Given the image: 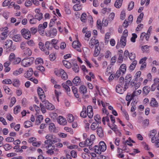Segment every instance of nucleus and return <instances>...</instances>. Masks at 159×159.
<instances>
[{
	"label": "nucleus",
	"mask_w": 159,
	"mask_h": 159,
	"mask_svg": "<svg viewBox=\"0 0 159 159\" xmlns=\"http://www.w3.org/2000/svg\"><path fill=\"white\" fill-rule=\"evenodd\" d=\"M123 0H116L114 4V6L116 8H119L121 6Z\"/></svg>",
	"instance_id": "obj_21"
},
{
	"label": "nucleus",
	"mask_w": 159,
	"mask_h": 159,
	"mask_svg": "<svg viewBox=\"0 0 159 159\" xmlns=\"http://www.w3.org/2000/svg\"><path fill=\"white\" fill-rule=\"evenodd\" d=\"M33 73V71L32 68H30L26 73L24 74V76L26 78H29L31 77Z\"/></svg>",
	"instance_id": "obj_15"
},
{
	"label": "nucleus",
	"mask_w": 159,
	"mask_h": 159,
	"mask_svg": "<svg viewBox=\"0 0 159 159\" xmlns=\"http://www.w3.org/2000/svg\"><path fill=\"white\" fill-rule=\"evenodd\" d=\"M137 61L134 60L129 67V69L131 71L133 70L135 68L137 64Z\"/></svg>",
	"instance_id": "obj_28"
},
{
	"label": "nucleus",
	"mask_w": 159,
	"mask_h": 159,
	"mask_svg": "<svg viewBox=\"0 0 159 159\" xmlns=\"http://www.w3.org/2000/svg\"><path fill=\"white\" fill-rule=\"evenodd\" d=\"M35 62L36 64H41L43 63V59L41 58H38L36 59Z\"/></svg>",
	"instance_id": "obj_44"
},
{
	"label": "nucleus",
	"mask_w": 159,
	"mask_h": 159,
	"mask_svg": "<svg viewBox=\"0 0 159 159\" xmlns=\"http://www.w3.org/2000/svg\"><path fill=\"white\" fill-rule=\"evenodd\" d=\"M72 92L74 94L75 96L77 98H78L79 97V95L78 93V89L74 86L72 87Z\"/></svg>",
	"instance_id": "obj_24"
},
{
	"label": "nucleus",
	"mask_w": 159,
	"mask_h": 159,
	"mask_svg": "<svg viewBox=\"0 0 159 159\" xmlns=\"http://www.w3.org/2000/svg\"><path fill=\"white\" fill-rule=\"evenodd\" d=\"M120 42L122 45L125 46L126 45V37H124V36H122L121 38Z\"/></svg>",
	"instance_id": "obj_34"
},
{
	"label": "nucleus",
	"mask_w": 159,
	"mask_h": 159,
	"mask_svg": "<svg viewBox=\"0 0 159 159\" xmlns=\"http://www.w3.org/2000/svg\"><path fill=\"white\" fill-rule=\"evenodd\" d=\"M143 16V13H141L138 16L136 21V23L137 24L141 22V20H142Z\"/></svg>",
	"instance_id": "obj_40"
},
{
	"label": "nucleus",
	"mask_w": 159,
	"mask_h": 159,
	"mask_svg": "<svg viewBox=\"0 0 159 159\" xmlns=\"http://www.w3.org/2000/svg\"><path fill=\"white\" fill-rule=\"evenodd\" d=\"M12 39L13 41L15 42H19L21 39V36L20 34L16 35L13 37Z\"/></svg>",
	"instance_id": "obj_27"
},
{
	"label": "nucleus",
	"mask_w": 159,
	"mask_h": 159,
	"mask_svg": "<svg viewBox=\"0 0 159 159\" xmlns=\"http://www.w3.org/2000/svg\"><path fill=\"white\" fill-rule=\"evenodd\" d=\"M98 124L97 123L93 122L91 126V129L93 130L96 129V127H98Z\"/></svg>",
	"instance_id": "obj_59"
},
{
	"label": "nucleus",
	"mask_w": 159,
	"mask_h": 159,
	"mask_svg": "<svg viewBox=\"0 0 159 159\" xmlns=\"http://www.w3.org/2000/svg\"><path fill=\"white\" fill-rule=\"evenodd\" d=\"M55 94L56 96V98L55 97L53 98L54 100L55 101L56 99L58 102H59V95L60 94H61V93L60 92H58L57 90H55Z\"/></svg>",
	"instance_id": "obj_38"
},
{
	"label": "nucleus",
	"mask_w": 159,
	"mask_h": 159,
	"mask_svg": "<svg viewBox=\"0 0 159 159\" xmlns=\"http://www.w3.org/2000/svg\"><path fill=\"white\" fill-rule=\"evenodd\" d=\"M87 114L89 118L93 117V116L92 107L91 106H88L87 107Z\"/></svg>",
	"instance_id": "obj_9"
},
{
	"label": "nucleus",
	"mask_w": 159,
	"mask_h": 159,
	"mask_svg": "<svg viewBox=\"0 0 159 159\" xmlns=\"http://www.w3.org/2000/svg\"><path fill=\"white\" fill-rule=\"evenodd\" d=\"M12 44V41L10 40H7L5 42V44L4 46V47L6 49H8L11 47Z\"/></svg>",
	"instance_id": "obj_23"
},
{
	"label": "nucleus",
	"mask_w": 159,
	"mask_h": 159,
	"mask_svg": "<svg viewBox=\"0 0 159 159\" xmlns=\"http://www.w3.org/2000/svg\"><path fill=\"white\" fill-rule=\"evenodd\" d=\"M97 132L98 136L100 138L103 137L104 134L103 130L102 127L100 126L98 127L97 130Z\"/></svg>",
	"instance_id": "obj_14"
},
{
	"label": "nucleus",
	"mask_w": 159,
	"mask_h": 159,
	"mask_svg": "<svg viewBox=\"0 0 159 159\" xmlns=\"http://www.w3.org/2000/svg\"><path fill=\"white\" fill-rule=\"evenodd\" d=\"M34 58L33 57L25 58L22 61V65L24 67H28L33 63Z\"/></svg>",
	"instance_id": "obj_2"
},
{
	"label": "nucleus",
	"mask_w": 159,
	"mask_h": 159,
	"mask_svg": "<svg viewBox=\"0 0 159 159\" xmlns=\"http://www.w3.org/2000/svg\"><path fill=\"white\" fill-rule=\"evenodd\" d=\"M67 120L68 122L71 123L73 122L74 120V118L72 114H69L68 115L67 117Z\"/></svg>",
	"instance_id": "obj_36"
},
{
	"label": "nucleus",
	"mask_w": 159,
	"mask_h": 159,
	"mask_svg": "<svg viewBox=\"0 0 159 159\" xmlns=\"http://www.w3.org/2000/svg\"><path fill=\"white\" fill-rule=\"evenodd\" d=\"M86 14L85 13H83L81 15L80 20L81 21L83 22H86Z\"/></svg>",
	"instance_id": "obj_41"
},
{
	"label": "nucleus",
	"mask_w": 159,
	"mask_h": 159,
	"mask_svg": "<svg viewBox=\"0 0 159 159\" xmlns=\"http://www.w3.org/2000/svg\"><path fill=\"white\" fill-rule=\"evenodd\" d=\"M135 54L133 52L129 53V57L130 60H134L135 58Z\"/></svg>",
	"instance_id": "obj_55"
},
{
	"label": "nucleus",
	"mask_w": 159,
	"mask_h": 159,
	"mask_svg": "<svg viewBox=\"0 0 159 159\" xmlns=\"http://www.w3.org/2000/svg\"><path fill=\"white\" fill-rule=\"evenodd\" d=\"M4 148L6 151H7L10 149L12 148V147L9 144H6L3 146Z\"/></svg>",
	"instance_id": "obj_52"
},
{
	"label": "nucleus",
	"mask_w": 159,
	"mask_h": 159,
	"mask_svg": "<svg viewBox=\"0 0 159 159\" xmlns=\"http://www.w3.org/2000/svg\"><path fill=\"white\" fill-rule=\"evenodd\" d=\"M79 91L82 94H84L87 93V89L85 86L81 85L79 88Z\"/></svg>",
	"instance_id": "obj_22"
},
{
	"label": "nucleus",
	"mask_w": 159,
	"mask_h": 159,
	"mask_svg": "<svg viewBox=\"0 0 159 159\" xmlns=\"http://www.w3.org/2000/svg\"><path fill=\"white\" fill-rule=\"evenodd\" d=\"M134 6V2L133 1H131L129 4L128 9L129 11H130L132 9Z\"/></svg>",
	"instance_id": "obj_45"
},
{
	"label": "nucleus",
	"mask_w": 159,
	"mask_h": 159,
	"mask_svg": "<svg viewBox=\"0 0 159 159\" xmlns=\"http://www.w3.org/2000/svg\"><path fill=\"white\" fill-rule=\"evenodd\" d=\"M43 116L41 115H39L36 121V124L38 125L41 123V122L43 120Z\"/></svg>",
	"instance_id": "obj_31"
},
{
	"label": "nucleus",
	"mask_w": 159,
	"mask_h": 159,
	"mask_svg": "<svg viewBox=\"0 0 159 159\" xmlns=\"http://www.w3.org/2000/svg\"><path fill=\"white\" fill-rule=\"evenodd\" d=\"M126 69V66L125 64H122L120 66V70L121 71L122 73V75H123L125 73Z\"/></svg>",
	"instance_id": "obj_26"
},
{
	"label": "nucleus",
	"mask_w": 159,
	"mask_h": 159,
	"mask_svg": "<svg viewBox=\"0 0 159 159\" xmlns=\"http://www.w3.org/2000/svg\"><path fill=\"white\" fill-rule=\"evenodd\" d=\"M13 85L16 87H18L20 85V81L17 79H15L13 81Z\"/></svg>",
	"instance_id": "obj_32"
},
{
	"label": "nucleus",
	"mask_w": 159,
	"mask_h": 159,
	"mask_svg": "<svg viewBox=\"0 0 159 159\" xmlns=\"http://www.w3.org/2000/svg\"><path fill=\"white\" fill-rule=\"evenodd\" d=\"M94 119L98 123H101V117L99 115H96L94 117Z\"/></svg>",
	"instance_id": "obj_43"
},
{
	"label": "nucleus",
	"mask_w": 159,
	"mask_h": 159,
	"mask_svg": "<svg viewBox=\"0 0 159 159\" xmlns=\"http://www.w3.org/2000/svg\"><path fill=\"white\" fill-rule=\"evenodd\" d=\"M73 9L75 11H78L81 9V7L79 4H76L73 7Z\"/></svg>",
	"instance_id": "obj_39"
},
{
	"label": "nucleus",
	"mask_w": 159,
	"mask_h": 159,
	"mask_svg": "<svg viewBox=\"0 0 159 159\" xmlns=\"http://www.w3.org/2000/svg\"><path fill=\"white\" fill-rule=\"evenodd\" d=\"M150 105L151 106L155 107H158V103L155 98H152L151 99Z\"/></svg>",
	"instance_id": "obj_16"
},
{
	"label": "nucleus",
	"mask_w": 159,
	"mask_h": 159,
	"mask_svg": "<svg viewBox=\"0 0 159 159\" xmlns=\"http://www.w3.org/2000/svg\"><path fill=\"white\" fill-rule=\"evenodd\" d=\"M49 59L50 61H54L56 58V56L54 53L50 54L49 56Z\"/></svg>",
	"instance_id": "obj_58"
},
{
	"label": "nucleus",
	"mask_w": 159,
	"mask_h": 159,
	"mask_svg": "<svg viewBox=\"0 0 159 159\" xmlns=\"http://www.w3.org/2000/svg\"><path fill=\"white\" fill-rule=\"evenodd\" d=\"M95 48L93 54V56L94 57H97L98 55L100 53V49H98V47Z\"/></svg>",
	"instance_id": "obj_42"
},
{
	"label": "nucleus",
	"mask_w": 159,
	"mask_h": 159,
	"mask_svg": "<svg viewBox=\"0 0 159 159\" xmlns=\"http://www.w3.org/2000/svg\"><path fill=\"white\" fill-rule=\"evenodd\" d=\"M38 31L37 28L36 27H33L30 28V31L31 34H34Z\"/></svg>",
	"instance_id": "obj_51"
},
{
	"label": "nucleus",
	"mask_w": 159,
	"mask_h": 159,
	"mask_svg": "<svg viewBox=\"0 0 159 159\" xmlns=\"http://www.w3.org/2000/svg\"><path fill=\"white\" fill-rule=\"evenodd\" d=\"M61 141V140L58 138H57L54 136L52 138V140H50V145H52L53 144L57 143L58 142H60Z\"/></svg>",
	"instance_id": "obj_29"
},
{
	"label": "nucleus",
	"mask_w": 159,
	"mask_h": 159,
	"mask_svg": "<svg viewBox=\"0 0 159 159\" xmlns=\"http://www.w3.org/2000/svg\"><path fill=\"white\" fill-rule=\"evenodd\" d=\"M34 18L37 20H38L40 21L43 18V14L41 13H37L34 16Z\"/></svg>",
	"instance_id": "obj_30"
},
{
	"label": "nucleus",
	"mask_w": 159,
	"mask_h": 159,
	"mask_svg": "<svg viewBox=\"0 0 159 159\" xmlns=\"http://www.w3.org/2000/svg\"><path fill=\"white\" fill-rule=\"evenodd\" d=\"M57 31L55 28H53L52 30H50L47 31L46 35L47 36L54 37L57 34Z\"/></svg>",
	"instance_id": "obj_5"
},
{
	"label": "nucleus",
	"mask_w": 159,
	"mask_h": 159,
	"mask_svg": "<svg viewBox=\"0 0 159 159\" xmlns=\"http://www.w3.org/2000/svg\"><path fill=\"white\" fill-rule=\"evenodd\" d=\"M44 104L45 106V107L47 109L49 110H52L55 109V107L54 105L50 103L47 100H45L44 101Z\"/></svg>",
	"instance_id": "obj_8"
},
{
	"label": "nucleus",
	"mask_w": 159,
	"mask_h": 159,
	"mask_svg": "<svg viewBox=\"0 0 159 159\" xmlns=\"http://www.w3.org/2000/svg\"><path fill=\"white\" fill-rule=\"evenodd\" d=\"M73 70L75 72H78L79 71V66L76 63H75L74 64V67L72 68Z\"/></svg>",
	"instance_id": "obj_48"
},
{
	"label": "nucleus",
	"mask_w": 159,
	"mask_h": 159,
	"mask_svg": "<svg viewBox=\"0 0 159 159\" xmlns=\"http://www.w3.org/2000/svg\"><path fill=\"white\" fill-rule=\"evenodd\" d=\"M21 107L19 106H17L14 108V111L15 114H16L20 112V110Z\"/></svg>",
	"instance_id": "obj_46"
},
{
	"label": "nucleus",
	"mask_w": 159,
	"mask_h": 159,
	"mask_svg": "<svg viewBox=\"0 0 159 159\" xmlns=\"http://www.w3.org/2000/svg\"><path fill=\"white\" fill-rule=\"evenodd\" d=\"M48 23L47 22H45L43 24H39L38 27V31L40 34H43L44 33V29L46 28L47 26Z\"/></svg>",
	"instance_id": "obj_4"
},
{
	"label": "nucleus",
	"mask_w": 159,
	"mask_h": 159,
	"mask_svg": "<svg viewBox=\"0 0 159 159\" xmlns=\"http://www.w3.org/2000/svg\"><path fill=\"white\" fill-rule=\"evenodd\" d=\"M63 63L64 65L67 68H69L71 67V64L70 63L66 60L63 61Z\"/></svg>",
	"instance_id": "obj_49"
},
{
	"label": "nucleus",
	"mask_w": 159,
	"mask_h": 159,
	"mask_svg": "<svg viewBox=\"0 0 159 159\" xmlns=\"http://www.w3.org/2000/svg\"><path fill=\"white\" fill-rule=\"evenodd\" d=\"M157 133V131L156 130L153 129L150 132V133L149 135L150 136H154L155 137L156 134Z\"/></svg>",
	"instance_id": "obj_64"
},
{
	"label": "nucleus",
	"mask_w": 159,
	"mask_h": 159,
	"mask_svg": "<svg viewBox=\"0 0 159 159\" xmlns=\"http://www.w3.org/2000/svg\"><path fill=\"white\" fill-rule=\"evenodd\" d=\"M123 87L116 86V92L122 94L124 92V90L122 89Z\"/></svg>",
	"instance_id": "obj_37"
},
{
	"label": "nucleus",
	"mask_w": 159,
	"mask_h": 159,
	"mask_svg": "<svg viewBox=\"0 0 159 159\" xmlns=\"http://www.w3.org/2000/svg\"><path fill=\"white\" fill-rule=\"evenodd\" d=\"M24 54L26 56H29L32 54V51L29 48L26 47L25 49L24 50Z\"/></svg>",
	"instance_id": "obj_19"
},
{
	"label": "nucleus",
	"mask_w": 159,
	"mask_h": 159,
	"mask_svg": "<svg viewBox=\"0 0 159 159\" xmlns=\"http://www.w3.org/2000/svg\"><path fill=\"white\" fill-rule=\"evenodd\" d=\"M80 116L83 118H85L87 116L86 108L85 106L83 107L82 111L80 113Z\"/></svg>",
	"instance_id": "obj_18"
},
{
	"label": "nucleus",
	"mask_w": 159,
	"mask_h": 159,
	"mask_svg": "<svg viewBox=\"0 0 159 159\" xmlns=\"http://www.w3.org/2000/svg\"><path fill=\"white\" fill-rule=\"evenodd\" d=\"M23 69L22 68H20L18 70H16L13 72V74L15 75H18L22 72Z\"/></svg>",
	"instance_id": "obj_50"
},
{
	"label": "nucleus",
	"mask_w": 159,
	"mask_h": 159,
	"mask_svg": "<svg viewBox=\"0 0 159 159\" xmlns=\"http://www.w3.org/2000/svg\"><path fill=\"white\" fill-rule=\"evenodd\" d=\"M59 74L61 78L64 80H66L68 78V75L62 69L59 70Z\"/></svg>",
	"instance_id": "obj_11"
},
{
	"label": "nucleus",
	"mask_w": 159,
	"mask_h": 159,
	"mask_svg": "<svg viewBox=\"0 0 159 159\" xmlns=\"http://www.w3.org/2000/svg\"><path fill=\"white\" fill-rule=\"evenodd\" d=\"M45 45L47 49V51H49V50H51L53 46L50 41H46L45 43Z\"/></svg>",
	"instance_id": "obj_20"
},
{
	"label": "nucleus",
	"mask_w": 159,
	"mask_h": 159,
	"mask_svg": "<svg viewBox=\"0 0 159 159\" xmlns=\"http://www.w3.org/2000/svg\"><path fill=\"white\" fill-rule=\"evenodd\" d=\"M57 20V19H52L50 20V23L49 25V27H51L53 26L55 23V21Z\"/></svg>",
	"instance_id": "obj_61"
},
{
	"label": "nucleus",
	"mask_w": 159,
	"mask_h": 159,
	"mask_svg": "<svg viewBox=\"0 0 159 159\" xmlns=\"http://www.w3.org/2000/svg\"><path fill=\"white\" fill-rule=\"evenodd\" d=\"M80 82L81 80L78 76H76L72 80V83L75 86L79 85Z\"/></svg>",
	"instance_id": "obj_13"
},
{
	"label": "nucleus",
	"mask_w": 159,
	"mask_h": 159,
	"mask_svg": "<svg viewBox=\"0 0 159 159\" xmlns=\"http://www.w3.org/2000/svg\"><path fill=\"white\" fill-rule=\"evenodd\" d=\"M55 128V125L53 123H51L49 124V128L50 131L51 132H54Z\"/></svg>",
	"instance_id": "obj_47"
},
{
	"label": "nucleus",
	"mask_w": 159,
	"mask_h": 159,
	"mask_svg": "<svg viewBox=\"0 0 159 159\" xmlns=\"http://www.w3.org/2000/svg\"><path fill=\"white\" fill-rule=\"evenodd\" d=\"M85 143L86 146H91L93 144V142H92V140L89 139L88 138L85 141Z\"/></svg>",
	"instance_id": "obj_35"
},
{
	"label": "nucleus",
	"mask_w": 159,
	"mask_h": 159,
	"mask_svg": "<svg viewBox=\"0 0 159 159\" xmlns=\"http://www.w3.org/2000/svg\"><path fill=\"white\" fill-rule=\"evenodd\" d=\"M150 90V88L148 86L144 87L143 89V93L144 95H147Z\"/></svg>",
	"instance_id": "obj_17"
},
{
	"label": "nucleus",
	"mask_w": 159,
	"mask_h": 159,
	"mask_svg": "<svg viewBox=\"0 0 159 159\" xmlns=\"http://www.w3.org/2000/svg\"><path fill=\"white\" fill-rule=\"evenodd\" d=\"M142 50L143 52H147L149 51L148 47L147 45H144L142 47Z\"/></svg>",
	"instance_id": "obj_60"
},
{
	"label": "nucleus",
	"mask_w": 159,
	"mask_h": 159,
	"mask_svg": "<svg viewBox=\"0 0 159 159\" xmlns=\"http://www.w3.org/2000/svg\"><path fill=\"white\" fill-rule=\"evenodd\" d=\"M32 18L30 20V24H33L36 23L37 22V20L33 17V16H32Z\"/></svg>",
	"instance_id": "obj_56"
},
{
	"label": "nucleus",
	"mask_w": 159,
	"mask_h": 159,
	"mask_svg": "<svg viewBox=\"0 0 159 159\" xmlns=\"http://www.w3.org/2000/svg\"><path fill=\"white\" fill-rule=\"evenodd\" d=\"M62 86L66 90V91L67 92H70V89L67 85L65 83H62Z\"/></svg>",
	"instance_id": "obj_53"
},
{
	"label": "nucleus",
	"mask_w": 159,
	"mask_h": 159,
	"mask_svg": "<svg viewBox=\"0 0 159 159\" xmlns=\"http://www.w3.org/2000/svg\"><path fill=\"white\" fill-rule=\"evenodd\" d=\"M132 76L130 74L127 75L125 79V82L127 84H129L132 79Z\"/></svg>",
	"instance_id": "obj_25"
},
{
	"label": "nucleus",
	"mask_w": 159,
	"mask_h": 159,
	"mask_svg": "<svg viewBox=\"0 0 159 159\" xmlns=\"http://www.w3.org/2000/svg\"><path fill=\"white\" fill-rule=\"evenodd\" d=\"M27 43L30 46H33L35 45V43L32 39L30 40L27 42Z\"/></svg>",
	"instance_id": "obj_62"
},
{
	"label": "nucleus",
	"mask_w": 159,
	"mask_h": 159,
	"mask_svg": "<svg viewBox=\"0 0 159 159\" xmlns=\"http://www.w3.org/2000/svg\"><path fill=\"white\" fill-rule=\"evenodd\" d=\"M94 151L97 154H100L102 152H104L106 149L107 146L104 142L101 141L99 143V145L94 147Z\"/></svg>",
	"instance_id": "obj_1"
},
{
	"label": "nucleus",
	"mask_w": 159,
	"mask_h": 159,
	"mask_svg": "<svg viewBox=\"0 0 159 159\" xmlns=\"http://www.w3.org/2000/svg\"><path fill=\"white\" fill-rule=\"evenodd\" d=\"M95 45V47H98L99 46V41L98 40H95V39H92L89 42V46L91 48H93L94 45Z\"/></svg>",
	"instance_id": "obj_6"
},
{
	"label": "nucleus",
	"mask_w": 159,
	"mask_h": 159,
	"mask_svg": "<svg viewBox=\"0 0 159 159\" xmlns=\"http://www.w3.org/2000/svg\"><path fill=\"white\" fill-rule=\"evenodd\" d=\"M39 48L42 51H43L45 52V53L46 55H48L49 52L48 51H47L45 49V46H44V44L42 42H39Z\"/></svg>",
	"instance_id": "obj_10"
},
{
	"label": "nucleus",
	"mask_w": 159,
	"mask_h": 159,
	"mask_svg": "<svg viewBox=\"0 0 159 159\" xmlns=\"http://www.w3.org/2000/svg\"><path fill=\"white\" fill-rule=\"evenodd\" d=\"M72 46L73 48L76 49L78 52H81V50L80 48L81 45L78 41H74L72 43Z\"/></svg>",
	"instance_id": "obj_7"
},
{
	"label": "nucleus",
	"mask_w": 159,
	"mask_h": 159,
	"mask_svg": "<svg viewBox=\"0 0 159 159\" xmlns=\"http://www.w3.org/2000/svg\"><path fill=\"white\" fill-rule=\"evenodd\" d=\"M19 148V146H15L13 148L14 149H16L15 151L16 152H23V150L21 148Z\"/></svg>",
	"instance_id": "obj_57"
},
{
	"label": "nucleus",
	"mask_w": 159,
	"mask_h": 159,
	"mask_svg": "<svg viewBox=\"0 0 159 159\" xmlns=\"http://www.w3.org/2000/svg\"><path fill=\"white\" fill-rule=\"evenodd\" d=\"M116 56L113 57L111 59V64L112 65H113L114 63L116 62Z\"/></svg>",
	"instance_id": "obj_63"
},
{
	"label": "nucleus",
	"mask_w": 159,
	"mask_h": 159,
	"mask_svg": "<svg viewBox=\"0 0 159 159\" xmlns=\"http://www.w3.org/2000/svg\"><path fill=\"white\" fill-rule=\"evenodd\" d=\"M20 32L22 36L25 39L28 40L31 38V33L29 30L23 28L21 30Z\"/></svg>",
	"instance_id": "obj_3"
},
{
	"label": "nucleus",
	"mask_w": 159,
	"mask_h": 159,
	"mask_svg": "<svg viewBox=\"0 0 159 159\" xmlns=\"http://www.w3.org/2000/svg\"><path fill=\"white\" fill-rule=\"evenodd\" d=\"M3 84H11L12 83V81L10 79H6L2 81Z\"/></svg>",
	"instance_id": "obj_54"
},
{
	"label": "nucleus",
	"mask_w": 159,
	"mask_h": 159,
	"mask_svg": "<svg viewBox=\"0 0 159 159\" xmlns=\"http://www.w3.org/2000/svg\"><path fill=\"white\" fill-rule=\"evenodd\" d=\"M24 126L25 128H28L32 126V123L29 120L25 121L24 122Z\"/></svg>",
	"instance_id": "obj_33"
},
{
	"label": "nucleus",
	"mask_w": 159,
	"mask_h": 159,
	"mask_svg": "<svg viewBox=\"0 0 159 159\" xmlns=\"http://www.w3.org/2000/svg\"><path fill=\"white\" fill-rule=\"evenodd\" d=\"M57 121L61 125H65L67 123L66 119L61 116H59L58 118Z\"/></svg>",
	"instance_id": "obj_12"
}]
</instances>
